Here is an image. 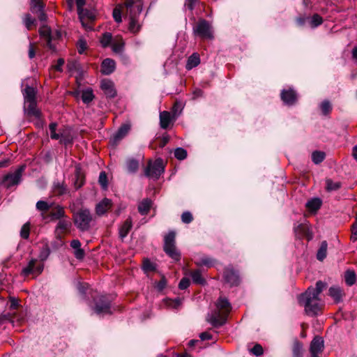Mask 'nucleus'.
I'll return each mask as SVG.
<instances>
[{
  "label": "nucleus",
  "mask_w": 357,
  "mask_h": 357,
  "mask_svg": "<svg viewBox=\"0 0 357 357\" xmlns=\"http://www.w3.org/2000/svg\"><path fill=\"white\" fill-rule=\"evenodd\" d=\"M217 310L208 315L207 321L214 327L224 325L227 319L231 306L226 298L220 297L216 302Z\"/></svg>",
  "instance_id": "f257e3e1"
},
{
  "label": "nucleus",
  "mask_w": 357,
  "mask_h": 357,
  "mask_svg": "<svg viewBox=\"0 0 357 357\" xmlns=\"http://www.w3.org/2000/svg\"><path fill=\"white\" fill-rule=\"evenodd\" d=\"M124 6L129 18V30L136 33L141 29L139 17L142 11L143 3L141 0H125Z\"/></svg>",
  "instance_id": "f03ea898"
},
{
  "label": "nucleus",
  "mask_w": 357,
  "mask_h": 357,
  "mask_svg": "<svg viewBox=\"0 0 357 357\" xmlns=\"http://www.w3.org/2000/svg\"><path fill=\"white\" fill-rule=\"evenodd\" d=\"M298 303L304 307L306 314L311 317L317 315L321 309L319 297L312 295L310 291H306L298 296Z\"/></svg>",
  "instance_id": "7ed1b4c3"
},
{
  "label": "nucleus",
  "mask_w": 357,
  "mask_h": 357,
  "mask_svg": "<svg viewBox=\"0 0 357 357\" xmlns=\"http://www.w3.org/2000/svg\"><path fill=\"white\" fill-rule=\"evenodd\" d=\"M75 225L81 231H86L90 227L92 215L88 208H80L74 214Z\"/></svg>",
  "instance_id": "20e7f679"
},
{
  "label": "nucleus",
  "mask_w": 357,
  "mask_h": 357,
  "mask_svg": "<svg viewBox=\"0 0 357 357\" xmlns=\"http://www.w3.org/2000/svg\"><path fill=\"white\" fill-rule=\"evenodd\" d=\"M164 172L165 165L163 160L157 158L153 162L151 160L149 161L146 167L144 169V176L153 180H158Z\"/></svg>",
  "instance_id": "39448f33"
},
{
  "label": "nucleus",
  "mask_w": 357,
  "mask_h": 357,
  "mask_svg": "<svg viewBox=\"0 0 357 357\" xmlns=\"http://www.w3.org/2000/svg\"><path fill=\"white\" fill-rule=\"evenodd\" d=\"M175 236L176 234L174 231H169L164 239V251L165 253L176 261H178L181 259V253L176 249L175 245Z\"/></svg>",
  "instance_id": "423d86ee"
},
{
  "label": "nucleus",
  "mask_w": 357,
  "mask_h": 357,
  "mask_svg": "<svg viewBox=\"0 0 357 357\" xmlns=\"http://www.w3.org/2000/svg\"><path fill=\"white\" fill-rule=\"evenodd\" d=\"M193 33L204 39L211 40L213 38L212 26L210 23L204 20H199L193 26Z\"/></svg>",
  "instance_id": "0eeeda50"
},
{
  "label": "nucleus",
  "mask_w": 357,
  "mask_h": 357,
  "mask_svg": "<svg viewBox=\"0 0 357 357\" xmlns=\"http://www.w3.org/2000/svg\"><path fill=\"white\" fill-rule=\"evenodd\" d=\"M112 301L107 296H101L95 302L94 310L97 314H110Z\"/></svg>",
  "instance_id": "6e6552de"
},
{
  "label": "nucleus",
  "mask_w": 357,
  "mask_h": 357,
  "mask_svg": "<svg viewBox=\"0 0 357 357\" xmlns=\"http://www.w3.org/2000/svg\"><path fill=\"white\" fill-rule=\"evenodd\" d=\"M36 259H31L27 265L22 269L21 275L23 277H27L34 273L40 275L43 271L44 265L43 264L36 265Z\"/></svg>",
  "instance_id": "1a4fd4ad"
},
{
  "label": "nucleus",
  "mask_w": 357,
  "mask_h": 357,
  "mask_svg": "<svg viewBox=\"0 0 357 357\" xmlns=\"http://www.w3.org/2000/svg\"><path fill=\"white\" fill-rule=\"evenodd\" d=\"M38 32L40 36L45 40L47 47L52 51L56 52V45L52 43V40L54 39V36L52 34L50 27L47 25H43L40 27Z\"/></svg>",
  "instance_id": "9d476101"
},
{
  "label": "nucleus",
  "mask_w": 357,
  "mask_h": 357,
  "mask_svg": "<svg viewBox=\"0 0 357 357\" xmlns=\"http://www.w3.org/2000/svg\"><path fill=\"white\" fill-rule=\"evenodd\" d=\"M24 169L25 166L22 165L18 167L14 173L6 175L4 177V183L7 185L8 187L17 185L21 181L22 174Z\"/></svg>",
  "instance_id": "9b49d317"
},
{
  "label": "nucleus",
  "mask_w": 357,
  "mask_h": 357,
  "mask_svg": "<svg viewBox=\"0 0 357 357\" xmlns=\"http://www.w3.org/2000/svg\"><path fill=\"white\" fill-rule=\"evenodd\" d=\"M224 278L227 283L231 286H237L240 283V276L236 270L231 266H228L224 271Z\"/></svg>",
  "instance_id": "f8f14e48"
},
{
  "label": "nucleus",
  "mask_w": 357,
  "mask_h": 357,
  "mask_svg": "<svg viewBox=\"0 0 357 357\" xmlns=\"http://www.w3.org/2000/svg\"><path fill=\"white\" fill-rule=\"evenodd\" d=\"M324 340L321 337L315 336L310 343V351L311 357H319V354L324 349Z\"/></svg>",
  "instance_id": "ddd939ff"
},
{
  "label": "nucleus",
  "mask_w": 357,
  "mask_h": 357,
  "mask_svg": "<svg viewBox=\"0 0 357 357\" xmlns=\"http://www.w3.org/2000/svg\"><path fill=\"white\" fill-rule=\"evenodd\" d=\"M280 97L283 102L287 105H293L297 100L296 93L292 89L282 90Z\"/></svg>",
  "instance_id": "4468645a"
},
{
  "label": "nucleus",
  "mask_w": 357,
  "mask_h": 357,
  "mask_svg": "<svg viewBox=\"0 0 357 357\" xmlns=\"http://www.w3.org/2000/svg\"><path fill=\"white\" fill-rule=\"evenodd\" d=\"M112 206V202L108 198H104L96 205V213L98 216L104 215Z\"/></svg>",
  "instance_id": "2eb2a0df"
},
{
  "label": "nucleus",
  "mask_w": 357,
  "mask_h": 357,
  "mask_svg": "<svg viewBox=\"0 0 357 357\" xmlns=\"http://www.w3.org/2000/svg\"><path fill=\"white\" fill-rule=\"evenodd\" d=\"M100 88L107 98H112L116 96V92L112 81L104 79L101 82Z\"/></svg>",
  "instance_id": "dca6fc26"
},
{
  "label": "nucleus",
  "mask_w": 357,
  "mask_h": 357,
  "mask_svg": "<svg viewBox=\"0 0 357 357\" xmlns=\"http://www.w3.org/2000/svg\"><path fill=\"white\" fill-rule=\"evenodd\" d=\"M116 68V63L112 59H105L101 63V73L103 75H109L112 74Z\"/></svg>",
  "instance_id": "f3484780"
},
{
  "label": "nucleus",
  "mask_w": 357,
  "mask_h": 357,
  "mask_svg": "<svg viewBox=\"0 0 357 357\" xmlns=\"http://www.w3.org/2000/svg\"><path fill=\"white\" fill-rule=\"evenodd\" d=\"M329 296L334 300L335 303H338L342 301L344 292L338 286H333L329 288Z\"/></svg>",
  "instance_id": "a211bd4d"
},
{
  "label": "nucleus",
  "mask_w": 357,
  "mask_h": 357,
  "mask_svg": "<svg viewBox=\"0 0 357 357\" xmlns=\"http://www.w3.org/2000/svg\"><path fill=\"white\" fill-rule=\"evenodd\" d=\"M26 111L29 116L39 118L40 116V111L37 109L36 100L26 101Z\"/></svg>",
  "instance_id": "6ab92c4d"
},
{
  "label": "nucleus",
  "mask_w": 357,
  "mask_h": 357,
  "mask_svg": "<svg viewBox=\"0 0 357 357\" xmlns=\"http://www.w3.org/2000/svg\"><path fill=\"white\" fill-rule=\"evenodd\" d=\"M66 213L64 208L58 205L53 210H52L49 214V217L50 218V220H59L63 218H66Z\"/></svg>",
  "instance_id": "aec40b11"
},
{
  "label": "nucleus",
  "mask_w": 357,
  "mask_h": 357,
  "mask_svg": "<svg viewBox=\"0 0 357 357\" xmlns=\"http://www.w3.org/2000/svg\"><path fill=\"white\" fill-rule=\"evenodd\" d=\"M126 166L127 172L129 174H134L138 171L139 162L137 159L129 158L126 161Z\"/></svg>",
  "instance_id": "412c9836"
},
{
  "label": "nucleus",
  "mask_w": 357,
  "mask_h": 357,
  "mask_svg": "<svg viewBox=\"0 0 357 357\" xmlns=\"http://www.w3.org/2000/svg\"><path fill=\"white\" fill-rule=\"evenodd\" d=\"M132 219L128 218L119 228V237L121 240H123V238L127 236L129 231L132 229Z\"/></svg>",
  "instance_id": "4be33fe9"
},
{
  "label": "nucleus",
  "mask_w": 357,
  "mask_h": 357,
  "mask_svg": "<svg viewBox=\"0 0 357 357\" xmlns=\"http://www.w3.org/2000/svg\"><path fill=\"white\" fill-rule=\"evenodd\" d=\"M151 204L152 202L150 199H144L138 205L139 213L142 215H146L151 207Z\"/></svg>",
  "instance_id": "5701e85b"
},
{
  "label": "nucleus",
  "mask_w": 357,
  "mask_h": 357,
  "mask_svg": "<svg viewBox=\"0 0 357 357\" xmlns=\"http://www.w3.org/2000/svg\"><path fill=\"white\" fill-rule=\"evenodd\" d=\"M51 253L50 248L47 242L43 243L42 247L40 248L39 259L41 261H45L47 259Z\"/></svg>",
  "instance_id": "b1692460"
},
{
  "label": "nucleus",
  "mask_w": 357,
  "mask_h": 357,
  "mask_svg": "<svg viewBox=\"0 0 357 357\" xmlns=\"http://www.w3.org/2000/svg\"><path fill=\"white\" fill-rule=\"evenodd\" d=\"M326 286V284L325 282L319 280L317 282L315 287H310L306 291H310L312 295L319 297L320 294Z\"/></svg>",
  "instance_id": "393cba45"
},
{
  "label": "nucleus",
  "mask_w": 357,
  "mask_h": 357,
  "mask_svg": "<svg viewBox=\"0 0 357 357\" xmlns=\"http://www.w3.org/2000/svg\"><path fill=\"white\" fill-rule=\"evenodd\" d=\"M190 275H191L192 282L195 284L204 285L206 283V280L202 277L201 271L199 269L193 271L190 273Z\"/></svg>",
  "instance_id": "a878e982"
},
{
  "label": "nucleus",
  "mask_w": 357,
  "mask_h": 357,
  "mask_svg": "<svg viewBox=\"0 0 357 357\" xmlns=\"http://www.w3.org/2000/svg\"><path fill=\"white\" fill-rule=\"evenodd\" d=\"M171 121V116L169 112L164 111L160 113V125L163 129H166Z\"/></svg>",
  "instance_id": "bb28decb"
},
{
  "label": "nucleus",
  "mask_w": 357,
  "mask_h": 357,
  "mask_svg": "<svg viewBox=\"0 0 357 357\" xmlns=\"http://www.w3.org/2000/svg\"><path fill=\"white\" fill-rule=\"evenodd\" d=\"M24 102L36 100V90L33 87L26 86L23 91Z\"/></svg>",
  "instance_id": "cd10ccee"
},
{
  "label": "nucleus",
  "mask_w": 357,
  "mask_h": 357,
  "mask_svg": "<svg viewBox=\"0 0 357 357\" xmlns=\"http://www.w3.org/2000/svg\"><path fill=\"white\" fill-rule=\"evenodd\" d=\"M200 63L199 56L197 53L192 54L188 59L186 63V68L191 70L192 68L197 66Z\"/></svg>",
  "instance_id": "c85d7f7f"
},
{
  "label": "nucleus",
  "mask_w": 357,
  "mask_h": 357,
  "mask_svg": "<svg viewBox=\"0 0 357 357\" xmlns=\"http://www.w3.org/2000/svg\"><path fill=\"white\" fill-rule=\"evenodd\" d=\"M71 227V222L67 219V217L63 218L59 220L56 227V232L59 234V231H65Z\"/></svg>",
  "instance_id": "c756f323"
},
{
  "label": "nucleus",
  "mask_w": 357,
  "mask_h": 357,
  "mask_svg": "<svg viewBox=\"0 0 357 357\" xmlns=\"http://www.w3.org/2000/svg\"><path fill=\"white\" fill-rule=\"evenodd\" d=\"M321 200L319 198H313L309 200L305 206L310 211H317L321 206Z\"/></svg>",
  "instance_id": "7c9ffc66"
},
{
  "label": "nucleus",
  "mask_w": 357,
  "mask_h": 357,
  "mask_svg": "<svg viewBox=\"0 0 357 357\" xmlns=\"http://www.w3.org/2000/svg\"><path fill=\"white\" fill-rule=\"evenodd\" d=\"M94 97L93 90L90 88L83 90L82 92L81 98L84 104H89L94 99Z\"/></svg>",
  "instance_id": "2f4dec72"
},
{
  "label": "nucleus",
  "mask_w": 357,
  "mask_h": 357,
  "mask_svg": "<svg viewBox=\"0 0 357 357\" xmlns=\"http://www.w3.org/2000/svg\"><path fill=\"white\" fill-rule=\"evenodd\" d=\"M130 128V127L128 124L122 125L114 135V139L116 141L121 140L128 134Z\"/></svg>",
  "instance_id": "473e14b6"
},
{
  "label": "nucleus",
  "mask_w": 357,
  "mask_h": 357,
  "mask_svg": "<svg viewBox=\"0 0 357 357\" xmlns=\"http://www.w3.org/2000/svg\"><path fill=\"white\" fill-rule=\"evenodd\" d=\"M328 243L326 241L321 242V245L317 253V259L319 261H323L327 255Z\"/></svg>",
  "instance_id": "72a5a7b5"
},
{
  "label": "nucleus",
  "mask_w": 357,
  "mask_h": 357,
  "mask_svg": "<svg viewBox=\"0 0 357 357\" xmlns=\"http://www.w3.org/2000/svg\"><path fill=\"white\" fill-rule=\"evenodd\" d=\"M344 280L348 286H352L356 280V275L354 271L347 270L344 273Z\"/></svg>",
  "instance_id": "f704fd0d"
},
{
  "label": "nucleus",
  "mask_w": 357,
  "mask_h": 357,
  "mask_svg": "<svg viewBox=\"0 0 357 357\" xmlns=\"http://www.w3.org/2000/svg\"><path fill=\"white\" fill-rule=\"evenodd\" d=\"M326 189L328 192L336 191L342 186V183L340 182H334L331 178H327L326 180Z\"/></svg>",
  "instance_id": "c9c22d12"
},
{
  "label": "nucleus",
  "mask_w": 357,
  "mask_h": 357,
  "mask_svg": "<svg viewBox=\"0 0 357 357\" xmlns=\"http://www.w3.org/2000/svg\"><path fill=\"white\" fill-rule=\"evenodd\" d=\"M325 157L326 154L323 151H315L312 153V160L316 165H318L323 162L324 160L325 159Z\"/></svg>",
  "instance_id": "e433bc0d"
},
{
  "label": "nucleus",
  "mask_w": 357,
  "mask_h": 357,
  "mask_svg": "<svg viewBox=\"0 0 357 357\" xmlns=\"http://www.w3.org/2000/svg\"><path fill=\"white\" fill-rule=\"evenodd\" d=\"M323 23V18L319 14H314L310 19V26L312 29L317 28Z\"/></svg>",
  "instance_id": "4c0bfd02"
},
{
  "label": "nucleus",
  "mask_w": 357,
  "mask_h": 357,
  "mask_svg": "<svg viewBox=\"0 0 357 357\" xmlns=\"http://www.w3.org/2000/svg\"><path fill=\"white\" fill-rule=\"evenodd\" d=\"M77 289L84 299H86V293L89 289V285L87 283L78 282L77 284Z\"/></svg>",
  "instance_id": "58836bf2"
},
{
  "label": "nucleus",
  "mask_w": 357,
  "mask_h": 357,
  "mask_svg": "<svg viewBox=\"0 0 357 357\" xmlns=\"http://www.w3.org/2000/svg\"><path fill=\"white\" fill-rule=\"evenodd\" d=\"M57 127V123L55 122H52L50 124L49 128L50 132V137L52 139H59L63 137L62 134L56 133V129Z\"/></svg>",
  "instance_id": "ea45409f"
},
{
  "label": "nucleus",
  "mask_w": 357,
  "mask_h": 357,
  "mask_svg": "<svg viewBox=\"0 0 357 357\" xmlns=\"http://www.w3.org/2000/svg\"><path fill=\"white\" fill-rule=\"evenodd\" d=\"M292 357H303V345L298 341L294 344Z\"/></svg>",
  "instance_id": "a19ab883"
},
{
  "label": "nucleus",
  "mask_w": 357,
  "mask_h": 357,
  "mask_svg": "<svg viewBox=\"0 0 357 357\" xmlns=\"http://www.w3.org/2000/svg\"><path fill=\"white\" fill-rule=\"evenodd\" d=\"M52 204L48 202L43 200H39L37 202L36 207V209L39 211L46 212L50 209Z\"/></svg>",
  "instance_id": "79ce46f5"
},
{
  "label": "nucleus",
  "mask_w": 357,
  "mask_h": 357,
  "mask_svg": "<svg viewBox=\"0 0 357 357\" xmlns=\"http://www.w3.org/2000/svg\"><path fill=\"white\" fill-rule=\"evenodd\" d=\"M112 40V35L111 33L105 32L101 37L100 43L102 47H106L109 46Z\"/></svg>",
  "instance_id": "37998d69"
},
{
  "label": "nucleus",
  "mask_w": 357,
  "mask_h": 357,
  "mask_svg": "<svg viewBox=\"0 0 357 357\" xmlns=\"http://www.w3.org/2000/svg\"><path fill=\"white\" fill-rule=\"evenodd\" d=\"M23 23L27 30H30L31 26L36 24V20L30 14H26L23 18Z\"/></svg>",
  "instance_id": "c03bdc74"
},
{
  "label": "nucleus",
  "mask_w": 357,
  "mask_h": 357,
  "mask_svg": "<svg viewBox=\"0 0 357 357\" xmlns=\"http://www.w3.org/2000/svg\"><path fill=\"white\" fill-rule=\"evenodd\" d=\"M67 68L69 72H77L80 70V64L76 60L69 61L67 64Z\"/></svg>",
  "instance_id": "a18cd8bd"
},
{
  "label": "nucleus",
  "mask_w": 357,
  "mask_h": 357,
  "mask_svg": "<svg viewBox=\"0 0 357 357\" xmlns=\"http://www.w3.org/2000/svg\"><path fill=\"white\" fill-rule=\"evenodd\" d=\"M30 234V223L24 224L20 230V236L24 239H28Z\"/></svg>",
  "instance_id": "49530a36"
},
{
  "label": "nucleus",
  "mask_w": 357,
  "mask_h": 357,
  "mask_svg": "<svg viewBox=\"0 0 357 357\" xmlns=\"http://www.w3.org/2000/svg\"><path fill=\"white\" fill-rule=\"evenodd\" d=\"M174 157L178 160H184L187 157V151L181 147L176 148L174 150Z\"/></svg>",
  "instance_id": "de8ad7c7"
},
{
  "label": "nucleus",
  "mask_w": 357,
  "mask_h": 357,
  "mask_svg": "<svg viewBox=\"0 0 357 357\" xmlns=\"http://www.w3.org/2000/svg\"><path fill=\"white\" fill-rule=\"evenodd\" d=\"M320 109L324 115H327L332 109L331 102L328 100H324L320 105Z\"/></svg>",
  "instance_id": "09e8293b"
},
{
  "label": "nucleus",
  "mask_w": 357,
  "mask_h": 357,
  "mask_svg": "<svg viewBox=\"0 0 357 357\" xmlns=\"http://www.w3.org/2000/svg\"><path fill=\"white\" fill-rule=\"evenodd\" d=\"M124 43L122 40L114 42L112 45V50L115 53H121L123 50Z\"/></svg>",
  "instance_id": "8fccbe9b"
},
{
  "label": "nucleus",
  "mask_w": 357,
  "mask_h": 357,
  "mask_svg": "<svg viewBox=\"0 0 357 357\" xmlns=\"http://www.w3.org/2000/svg\"><path fill=\"white\" fill-rule=\"evenodd\" d=\"M213 264V259L208 257H204L201 258L199 261L197 262V264L199 266H206L208 267L212 266Z\"/></svg>",
  "instance_id": "3c124183"
},
{
  "label": "nucleus",
  "mask_w": 357,
  "mask_h": 357,
  "mask_svg": "<svg viewBox=\"0 0 357 357\" xmlns=\"http://www.w3.org/2000/svg\"><path fill=\"white\" fill-rule=\"evenodd\" d=\"M79 18L80 21L82 22V25L85 26V24L84 23V18H87L91 20H93L95 17H94V15H93V13H91L89 10L84 9V12L82 13V15L81 16H79Z\"/></svg>",
  "instance_id": "603ef678"
},
{
  "label": "nucleus",
  "mask_w": 357,
  "mask_h": 357,
  "mask_svg": "<svg viewBox=\"0 0 357 357\" xmlns=\"http://www.w3.org/2000/svg\"><path fill=\"white\" fill-rule=\"evenodd\" d=\"M250 352L256 356H260L263 354L264 353V349L262 348V347L259 344H256L251 349H250Z\"/></svg>",
  "instance_id": "864d4df0"
},
{
  "label": "nucleus",
  "mask_w": 357,
  "mask_h": 357,
  "mask_svg": "<svg viewBox=\"0 0 357 357\" xmlns=\"http://www.w3.org/2000/svg\"><path fill=\"white\" fill-rule=\"evenodd\" d=\"M75 3L77 6L78 16H81L84 12V6L86 4V0H75Z\"/></svg>",
  "instance_id": "5fc2aeb1"
},
{
  "label": "nucleus",
  "mask_w": 357,
  "mask_h": 357,
  "mask_svg": "<svg viewBox=\"0 0 357 357\" xmlns=\"http://www.w3.org/2000/svg\"><path fill=\"white\" fill-rule=\"evenodd\" d=\"M54 190L58 193V195H61L66 192L67 188L63 183H56L54 184Z\"/></svg>",
  "instance_id": "6e6d98bb"
},
{
  "label": "nucleus",
  "mask_w": 357,
  "mask_h": 357,
  "mask_svg": "<svg viewBox=\"0 0 357 357\" xmlns=\"http://www.w3.org/2000/svg\"><path fill=\"white\" fill-rule=\"evenodd\" d=\"M98 181L100 185L103 188H106L107 186V177L105 172H101L99 175Z\"/></svg>",
  "instance_id": "4d7b16f0"
},
{
  "label": "nucleus",
  "mask_w": 357,
  "mask_h": 357,
  "mask_svg": "<svg viewBox=\"0 0 357 357\" xmlns=\"http://www.w3.org/2000/svg\"><path fill=\"white\" fill-rule=\"evenodd\" d=\"M143 269L145 271H152L155 269V266L149 259H145L143 263Z\"/></svg>",
  "instance_id": "13d9d810"
},
{
  "label": "nucleus",
  "mask_w": 357,
  "mask_h": 357,
  "mask_svg": "<svg viewBox=\"0 0 357 357\" xmlns=\"http://www.w3.org/2000/svg\"><path fill=\"white\" fill-rule=\"evenodd\" d=\"M181 220L183 222L189 224L193 220L192 215L189 211L183 212L181 215Z\"/></svg>",
  "instance_id": "bf43d9fd"
},
{
  "label": "nucleus",
  "mask_w": 357,
  "mask_h": 357,
  "mask_svg": "<svg viewBox=\"0 0 357 357\" xmlns=\"http://www.w3.org/2000/svg\"><path fill=\"white\" fill-rule=\"evenodd\" d=\"M43 8L44 5L40 1H38V3L36 2L31 3V9L33 13H38V10H42Z\"/></svg>",
  "instance_id": "052dcab7"
},
{
  "label": "nucleus",
  "mask_w": 357,
  "mask_h": 357,
  "mask_svg": "<svg viewBox=\"0 0 357 357\" xmlns=\"http://www.w3.org/2000/svg\"><path fill=\"white\" fill-rule=\"evenodd\" d=\"M113 17L115 20L116 22L117 23H119L122 21V18H121V10L120 8H115L114 10H113Z\"/></svg>",
  "instance_id": "680f3d73"
},
{
  "label": "nucleus",
  "mask_w": 357,
  "mask_h": 357,
  "mask_svg": "<svg viewBox=\"0 0 357 357\" xmlns=\"http://www.w3.org/2000/svg\"><path fill=\"white\" fill-rule=\"evenodd\" d=\"M190 280L188 278H183L178 284V288L180 289H187L190 285Z\"/></svg>",
  "instance_id": "e2e57ef3"
},
{
  "label": "nucleus",
  "mask_w": 357,
  "mask_h": 357,
  "mask_svg": "<svg viewBox=\"0 0 357 357\" xmlns=\"http://www.w3.org/2000/svg\"><path fill=\"white\" fill-rule=\"evenodd\" d=\"M167 285V280L166 279L162 277L161 280L156 283L155 287L158 291H162Z\"/></svg>",
  "instance_id": "0e129e2a"
},
{
  "label": "nucleus",
  "mask_w": 357,
  "mask_h": 357,
  "mask_svg": "<svg viewBox=\"0 0 357 357\" xmlns=\"http://www.w3.org/2000/svg\"><path fill=\"white\" fill-rule=\"evenodd\" d=\"M64 63H65L64 59L62 58H59L57 60L56 64L53 66L54 69L58 72H62L63 71L62 66H63Z\"/></svg>",
  "instance_id": "69168bd1"
},
{
  "label": "nucleus",
  "mask_w": 357,
  "mask_h": 357,
  "mask_svg": "<svg viewBox=\"0 0 357 357\" xmlns=\"http://www.w3.org/2000/svg\"><path fill=\"white\" fill-rule=\"evenodd\" d=\"M86 49V42L84 40H79L78 41V47H77L78 52L79 54H82Z\"/></svg>",
  "instance_id": "338daca9"
},
{
  "label": "nucleus",
  "mask_w": 357,
  "mask_h": 357,
  "mask_svg": "<svg viewBox=\"0 0 357 357\" xmlns=\"http://www.w3.org/2000/svg\"><path fill=\"white\" fill-rule=\"evenodd\" d=\"M197 0H185V6L190 10H193Z\"/></svg>",
  "instance_id": "774afa93"
}]
</instances>
